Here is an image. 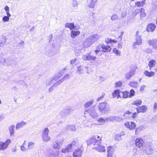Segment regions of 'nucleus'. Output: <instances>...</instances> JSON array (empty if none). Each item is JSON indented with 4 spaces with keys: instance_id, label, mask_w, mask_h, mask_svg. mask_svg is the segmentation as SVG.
I'll use <instances>...</instances> for the list:
<instances>
[{
    "instance_id": "1",
    "label": "nucleus",
    "mask_w": 157,
    "mask_h": 157,
    "mask_svg": "<svg viewBox=\"0 0 157 157\" xmlns=\"http://www.w3.org/2000/svg\"><path fill=\"white\" fill-rule=\"evenodd\" d=\"M154 151L151 145L149 144H147L140 150V152L142 155L146 154L148 155L152 154Z\"/></svg>"
},
{
    "instance_id": "2",
    "label": "nucleus",
    "mask_w": 157,
    "mask_h": 157,
    "mask_svg": "<svg viewBox=\"0 0 157 157\" xmlns=\"http://www.w3.org/2000/svg\"><path fill=\"white\" fill-rule=\"evenodd\" d=\"M98 106L99 111L102 113H107L109 110V105L106 102L99 103Z\"/></svg>"
},
{
    "instance_id": "3",
    "label": "nucleus",
    "mask_w": 157,
    "mask_h": 157,
    "mask_svg": "<svg viewBox=\"0 0 157 157\" xmlns=\"http://www.w3.org/2000/svg\"><path fill=\"white\" fill-rule=\"evenodd\" d=\"M101 138L99 136L92 137L87 140L88 144H92L94 145H98L101 143Z\"/></svg>"
},
{
    "instance_id": "4",
    "label": "nucleus",
    "mask_w": 157,
    "mask_h": 157,
    "mask_svg": "<svg viewBox=\"0 0 157 157\" xmlns=\"http://www.w3.org/2000/svg\"><path fill=\"white\" fill-rule=\"evenodd\" d=\"M137 67L136 65L132 66L131 70L125 75V78L127 79H130L131 78L135 75V71Z\"/></svg>"
},
{
    "instance_id": "5",
    "label": "nucleus",
    "mask_w": 157,
    "mask_h": 157,
    "mask_svg": "<svg viewBox=\"0 0 157 157\" xmlns=\"http://www.w3.org/2000/svg\"><path fill=\"white\" fill-rule=\"evenodd\" d=\"M10 143L11 140L9 139L6 140L5 142H0V151L4 150L6 149Z\"/></svg>"
},
{
    "instance_id": "6",
    "label": "nucleus",
    "mask_w": 157,
    "mask_h": 157,
    "mask_svg": "<svg viewBox=\"0 0 157 157\" xmlns=\"http://www.w3.org/2000/svg\"><path fill=\"white\" fill-rule=\"evenodd\" d=\"M82 59L84 60H95L96 59V57L95 56L91 55V53H88L86 55H83Z\"/></svg>"
},
{
    "instance_id": "7",
    "label": "nucleus",
    "mask_w": 157,
    "mask_h": 157,
    "mask_svg": "<svg viewBox=\"0 0 157 157\" xmlns=\"http://www.w3.org/2000/svg\"><path fill=\"white\" fill-rule=\"evenodd\" d=\"M136 42H134L133 44V47L134 49L136 48V45H140L142 44L141 36H137L136 37Z\"/></svg>"
},
{
    "instance_id": "8",
    "label": "nucleus",
    "mask_w": 157,
    "mask_h": 157,
    "mask_svg": "<svg viewBox=\"0 0 157 157\" xmlns=\"http://www.w3.org/2000/svg\"><path fill=\"white\" fill-rule=\"evenodd\" d=\"M124 125L126 128L132 130H134L136 127L135 124L133 122H126L125 123Z\"/></svg>"
},
{
    "instance_id": "9",
    "label": "nucleus",
    "mask_w": 157,
    "mask_h": 157,
    "mask_svg": "<svg viewBox=\"0 0 157 157\" xmlns=\"http://www.w3.org/2000/svg\"><path fill=\"white\" fill-rule=\"evenodd\" d=\"M93 43L90 36L86 39L84 42L83 45L85 48H87L90 46Z\"/></svg>"
},
{
    "instance_id": "10",
    "label": "nucleus",
    "mask_w": 157,
    "mask_h": 157,
    "mask_svg": "<svg viewBox=\"0 0 157 157\" xmlns=\"http://www.w3.org/2000/svg\"><path fill=\"white\" fill-rule=\"evenodd\" d=\"M85 112H88V113L89 114L90 116L94 118H96L98 116V114L94 109H90V110H89L88 111H86Z\"/></svg>"
},
{
    "instance_id": "11",
    "label": "nucleus",
    "mask_w": 157,
    "mask_h": 157,
    "mask_svg": "<svg viewBox=\"0 0 157 157\" xmlns=\"http://www.w3.org/2000/svg\"><path fill=\"white\" fill-rule=\"evenodd\" d=\"M144 143L143 140L140 138H137L135 140V144L136 146L138 147H142Z\"/></svg>"
},
{
    "instance_id": "12",
    "label": "nucleus",
    "mask_w": 157,
    "mask_h": 157,
    "mask_svg": "<svg viewBox=\"0 0 157 157\" xmlns=\"http://www.w3.org/2000/svg\"><path fill=\"white\" fill-rule=\"evenodd\" d=\"M114 151V148L112 147H108L107 148V156L108 157H112Z\"/></svg>"
},
{
    "instance_id": "13",
    "label": "nucleus",
    "mask_w": 157,
    "mask_h": 157,
    "mask_svg": "<svg viewBox=\"0 0 157 157\" xmlns=\"http://www.w3.org/2000/svg\"><path fill=\"white\" fill-rule=\"evenodd\" d=\"M150 45H152L153 48L157 50V40H150L148 41Z\"/></svg>"
},
{
    "instance_id": "14",
    "label": "nucleus",
    "mask_w": 157,
    "mask_h": 157,
    "mask_svg": "<svg viewBox=\"0 0 157 157\" xmlns=\"http://www.w3.org/2000/svg\"><path fill=\"white\" fill-rule=\"evenodd\" d=\"M82 151L79 149L75 150L73 153L74 157H80L82 154Z\"/></svg>"
},
{
    "instance_id": "15",
    "label": "nucleus",
    "mask_w": 157,
    "mask_h": 157,
    "mask_svg": "<svg viewBox=\"0 0 157 157\" xmlns=\"http://www.w3.org/2000/svg\"><path fill=\"white\" fill-rule=\"evenodd\" d=\"M128 85L134 88H137L139 86L138 82L134 81H130Z\"/></svg>"
},
{
    "instance_id": "16",
    "label": "nucleus",
    "mask_w": 157,
    "mask_h": 157,
    "mask_svg": "<svg viewBox=\"0 0 157 157\" xmlns=\"http://www.w3.org/2000/svg\"><path fill=\"white\" fill-rule=\"evenodd\" d=\"M102 51L104 52H109L111 50V48L110 46L105 45L104 44H102Z\"/></svg>"
},
{
    "instance_id": "17",
    "label": "nucleus",
    "mask_w": 157,
    "mask_h": 157,
    "mask_svg": "<svg viewBox=\"0 0 157 157\" xmlns=\"http://www.w3.org/2000/svg\"><path fill=\"white\" fill-rule=\"evenodd\" d=\"M70 77V75L68 74H66L63 78L60 79L56 82V85H59L64 80L68 79Z\"/></svg>"
},
{
    "instance_id": "18",
    "label": "nucleus",
    "mask_w": 157,
    "mask_h": 157,
    "mask_svg": "<svg viewBox=\"0 0 157 157\" xmlns=\"http://www.w3.org/2000/svg\"><path fill=\"white\" fill-rule=\"evenodd\" d=\"M93 42L94 43L101 38V36L98 34H94L90 36Z\"/></svg>"
},
{
    "instance_id": "19",
    "label": "nucleus",
    "mask_w": 157,
    "mask_h": 157,
    "mask_svg": "<svg viewBox=\"0 0 157 157\" xmlns=\"http://www.w3.org/2000/svg\"><path fill=\"white\" fill-rule=\"evenodd\" d=\"M97 0H88V5L90 8H93Z\"/></svg>"
},
{
    "instance_id": "20",
    "label": "nucleus",
    "mask_w": 157,
    "mask_h": 157,
    "mask_svg": "<svg viewBox=\"0 0 157 157\" xmlns=\"http://www.w3.org/2000/svg\"><path fill=\"white\" fill-rule=\"evenodd\" d=\"M26 124V123L24 121H21L18 123L16 125V128L18 129L20 128L25 126Z\"/></svg>"
},
{
    "instance_id": "21",
    "label": "nucleus",
    "mask_w": 157,
    "mask_h": 157,
    "mask_svg": "<svg viewBox=\"0 0 157 157\" xmlns=\"http://www.w3.org/2000/svg\"><path fill=\"white\" fill-rule=\"evenodd\" d=\"M155 25L153 24H149L147 27V30L148 32H153L155 30Z\"/></svg>"
},
{
    "instance_id": "22",
    "label": "nucleus",
    "mask_w": 157,
    "mask_h": 157,
    "mask_svg": "<svg viewBox=\"0 0 157 157\" xmlns=\"http://www.w3.org/2000/svg\"><path fill=\"white\" fill-rule=\"evenodd\" d=\"M80 33V32L79 31L72 30L71 32V36L74 38L76 36L79 35Z\"/></svg>"
},
{
    "instance_id": "23",
    "label": "nucleus",
    "mask_w": 157,
    "mask_h": 157,
    "mask_svg": "<svg viewBox=\"0 0 157 157\" xmlns=\"http://www.w3.org/2000/svg\"><path fill=\"white\" fill-rule=\"evenodd\" d=\"M62 146V141H56L54 144L53 147L56 149H59Z\"/></svg>"
},
{
    "instance_id": "24",
    "label": "nucleus",
    "mask_w": 157,
    "mask_h": 157,
    "mask_svg": "<svg viewBox=\"0 0 157 157\" xmlns=\"http://www.w3.org/2000/svg\"><path fill=\"white\" fill-rule=\"evenodd\" d=\"M137 111L138 113H144L147 110V107L145 106L137 107L136 108Z\"/></svg>"
},
{
    "instance_id": "25",
    "label": "nucleus",
    "mask_w": 157,
    "mask_h": 157,
    "mask_svg": "<svg viewBox=\"0 0 157 157\" xmlns=\"http://www.w3.org/2000/svg\"><path fill=\"white\" fill-rule=\"evenodd\" d=\"M65 26L66 28H69L71 30H72L75 27L74 23H66L65 25Z\"/></svg>"
},
{
    "instance_id": "26",
    "label": "nucleus",
    "mask_w": 157,
    "mask_h": 157,
    "mask_svg": "<svg viewBox=\"0 0 157 157\" xmlns=\"http://www.w3.org/2000/svg\"><path fill=\"white\" fill-rule=\"evenodd\" d=\"M120 91L119 90H114L112 93L113 98H115L117 97V98H118L119 97L121 98V96L120 94Z\"/></svg>"
},
{
    "instance_id": "27",
    "label": "nucleus",
    "mask_w": 157,
    "mask_h": 157,
    "mask_svg": "<svg viewBox=\"0 0 157 157\" xmlns=\"http://www.w3.org/2000/svg\"><path fill=\"white\" fill-rule=\"evenodd\" d=\"M97 121L98 122V125H102L106 121V118L103 119L102 117H100L97 120Z\"/></svg>"
},
{
    "instance_id": "28",
    "label": "nucleus",
    "mask_w": 157,
    "mask_h": 157,
    "mask_svg": "<svg viewBox=\"0 0 157 157\" xmlns=\"http://www.w3.org/2000/svg\"><path fill=\"white\" fill-rule=\"evenodd\" d=\"M96 148V150L99 152H103L105 151V147L103 146L99 145H98Z\"/></svg>"
},
{
    "instance_id": "29",
    "label": "nucleus",
    "mask_w": 157,
    "mask_h": 157,
    "mask_svg": "<svg viewBox=\"0 0 157 157\" xmlns=\"http://www.w3.org/2000/svg\"><path fill=\"white\" fill-rule=\"evenodd\" d=\"M26 145V141L25 140L22 145L20 146V149L22 151H26L28 150L27 147H25Z\"/></svg>"
},
{
    "instance_id": "30",
    "label": "nucleus",
    "mask_w": 157,
    "mask_h": 157,
    "mask_svg": "<svg viewBox=\"0 0 157 157\" xmlns=\"http://www.w3.org/2000/svg\"><path fill=\"white\" fill-rule=\"evenodd\" d=\"M144 74L147 76L151 77L154 75L155 73L153 71L149 72L148 71H146L144 72Z\"/></svg>"
},
{
    "instance_id": "31",
    "label": "nucleus",
    "mask_w": 157,
    "mask_h": 157,
    "mask_svg": "<svg viewBox=\"0 0 157 157\" xmlns=\"http://www.w3.org/2000/svg\"><path fill=\"white\" fill-rule=\"evenodd\" d=\"M63 73V71L61 72V71L59 72L56 75L54 78V80H55L56 81L58 80L62 76Z\"/></svg>"
},
{
    "instance_id": "32",
    "label": "nucleus",
    "mask_w": 157,
    "mask_h": 157,
    "mask_svg": "<svg viewBox=\"0 0 157 157\" xmlns=\"http://www.w3.org/2000/svg\"><path fill=\"white\" fill-rule=\"evenodd\" d=\"M43 141L47 142L50 140L51 137L49 136L48 134L44 136H42Z\"/></svg>"
},
{
    "instance_id": "33",
    "label": "nucleus",
    "mask_w": 157,
    "mask_h": 157,
    "mask_svg": "<svg viewBox=\"0 0 157 157\" xmlns=\"http://www.w3.org/2000/svg\"><path fill=\"white\" fill-rule=\"evenodd\" d=\"M102 44L98 45L96 48V50L94 51L96 54H97L99 52L102 51Z\"/></svg>"
},
{
    "instance_id": "34",
    "label": "nucleus",
    "mask_w": 157,
    "mask_h": 157,
    "mask_svg": "<svg viewBox=\"0 0 157 157\" xmlns=\"http://www.w3.org/2000/svg\"><path fill=\"white\" fill-rule=\"evenodd\" d=\"M105 42L107 44L113 43H116L117 41L111 39L109 38H106L105 39Z\"/></svg>"
},
{
    "instance_id": "35",
    "label": "nucleus",
    "mask_w": 157,
    "mask_h": 157,
    "mask_svg": "<svg viewBox=\"0 0 157 157\" xmlns=\"http://www.w3.org/2000/svg\"><path fill=\"white\" fill-rule=\"evenodd\" d=\"M135 6L138 7H140L143 6L144 4V1H142L141 2H135Z\"/></svg>"
},
{
    "instance_id": "36",
    "label": "nucleus",
    "mask_w": 157,
    "mask_h": 157,
    "mask_svg": "<svg viewBox=\"0 0 157 157\" xmlns=\"http://www.w3.org/2000/svg\"><path fill=\"white\" fill-rule=\"evenodd\" d=\"M122 94V97L124 98H126L129 97V93L127 91L122 92L121 93Z\"/></svg>"
},
{
    "instance_id": "37",
    "label": "nucleus",
    "mask_w": 157,
    "mask_h": 157,
    "mask_svg": "<svg viewBox=\"0 0 157 157\" xmlns=\"http://www.w3.org/2000/svg\"><path fill=\"white\" fill-rule=\"evenodd\" d=\"M55 81V80H54L53 78H49L45 82V84L47 86H49L51 84V83L52 81L54 82V81Z\"/></svg>"
},
{
    "instance_id": "38",
    "label": "nucleus",
    "mask_w": 157,
    "mask_h": 157,
    "mask_svg": "<svg viewBox=\"0 0 157 157\" xmlns=\"http://www.w3.org/2000/svg\"><path fill=\"white\" fill-rule=\"evenodd\" d=\"M35 143L33 142H29L28 143L27 147L28 150L33 149Z\"/></svg>"
},
{
    "instance_id": "39",
    "label": "nucleus",
    "mask_w": 157,
    "mask_h": 157,
    "mask_svg": "<svg viewBox=\"0 0 157 157\" xmlns=\"http://www.w3.org/2000/svg\"><path fill=\"white\" fill-rule=\"evenodd\" d=\"M124 134H120L116 135L114 137L115 140L117 141H120L121 140V136L124 135Z\"/></svg>"
},
{
    "instance_id": "40",
    "label": "nucleus",
    "mask_w": 157,
    "mask_h": 157,
    "mask_svg": "<svg viewBox=\"0 0 157 157\" xmlns=\"http://www.w3.org/2000/svg\"><path fill=\"white\" fill-rule=\"evenodd\" d=\"M93 102L94 100L93 99H91L89 101L86 102L84 106L86 108L88 107L93 104Z\"/></svg>"
},
{
    "instance_id": "41",
    "label": "nucleus",
    "mask_w": 157,
    "mask_h": 157,
    "mask_svg": "<svg viewBox=\"0 0 157 157\" xmlns=\"http://www.w3.org/2000/svg\"><path fill=\"white\" fill-rule=\"evenodd\" d=\"M142 103V101L140 100H137L134 101L132 104V105L138 106L140 105Z\"/></svg>"
},
{
    "instance_id": "42",
    "label": "nucleus",
    "mask_w": 157,
    "mask_h": 157,
    "mask_svg": "<svg viewBox=\"0 0 157 157\" xmlns=\"http://www.w3.org/2000/svg\"><path fill=\"white\" fill-rule=\"evenodd\" d=\"M66 128L68 130H70L72 131L75 130V127L74 125H68L67 126Z\"/></svg>"
},
{
    "instance_id": "43",
    "label": "nucleus",
    "mask_w": 157,
    "mask_h": 157,
    "mask_svg": "<svg viewBox=\"0 0 157 157\" xmlns=\"http://www.w3.org/2000/svg\"><path fill=\"white\" fill-rule=\"evenodd\" d=\"M155 64V61L154 60H152L149 61L148 63V66L150 68L153 67Z\"/></svg>"
},
{
    "instance_id": "44",
    "label": "nucleus",
    "mask_w": 157,
    "mask_h": 157,
    "mask_svg": "<svg viewBox=\"0 0 157 157\" xmlns=\"http://www.w3.org/2000/svg\"><path fill=\"white\" fill-rule=\"evenodd\" d=\"M113 52L117 56H120L121 55V52L120 51H119L117 48H113Z\"/></svg>"
},
{
    "instance_id": "45",
    "label": "nucleus",
    "mask_w": 157,
    "mask_h": 157,
    "mask_svg": "<svg viewBox=\"0 0 157 157\" xmlns=\"http://www.w3.org/2000/svg\"><path fill=\"white\" fill-rule=\"evenodd\" d=\"M15 126L14 125H12L9 127V130L10 133V135H13L14 133V128Z\"/></svg>"
},
{
    "instance_id": "46",
    "label": "nucleus",
    "mask_w": 157,
    "mask_h": 157,
    "mask_svg": "<svg viewBox=\"0 0 157 157\" xmlns=\"http://www.w3.org/2000/svg\"><path fill=\"white\" fill-rule=\"evenodd\" d=\"M83 70L81 66H78L77 67L76 72L77 73L80 74L83 73Z\"/></svg>"
},
{
    "instance_id": "47",
    "label": "nucleus",
    "mask_w": 157,
    "mask_h": 157,
    "mask_svg": "<svg viewBox=\"0 0 157 157\" xmlns=\"http://www.w3.org/2000/svg\"><path fill=\"white\" fill-rule=\"evenodd\" d=\"M49 129L48 128H46L44 129L42 133V136H44V135H48L49 134Z\"/></svg>"
},
{
    "instance_id": "48",
    "label": "nucleus",
    "mask_w": 157,
    "mask_h": 157,
    "mask_svg": "<svg viewBox=\"0 0 157 157\" xmlns=\"http://www.w3.org/2000/svg\"><path fill=\"white\" fill-rule=\"evenodd\" d=\"M129 94V98H131L135 95V92L134 90L132 89L130 91V93Z\"/></svg>"
},
{
    "instance_id": "49",
    "label": "nucleus",
    "mask_w": 157,
    "mask_h": 157,
    "mask_svg": "<svg viewBox=\"0 0 157 157\" xmlns=\"http://www.w3.org/2000/svg\"><path fill=\"white\" fill-rule=\"evenodd\" d=\"M123 120L122 118L118 116H114V121H116L120 122Z\"/></svg>"
},
{
    "instance_id": "50",
    "label": "nucleus",
    "mask_w": 157,
    "mask_h": 157,
    "mask_svg": "<svg viewBox=\"0 0 157 157\" xmlns=\"http://www.w3.org/2000/svg\"><path fill=\"white\" fill-rule=\"evenodd\" d=\"M65 148L66 149L67 151L68 152H70L71 151L72 149V147L71 146V145L70 144L67 145L65 147Z\"/></svg>"
},
{
    "instance_id": "51",
    "label": "nucleus",
    "mask_w": 157,
    "mask_h": 157,
    "mask_svg": "<svg viewBox=\"0 0 157 157\" xmlns=\"http://www.w3.org/2000/svg\"><path fill=\"white\" fill-rule=\"evenodd\" d=\"M143 10V8L141 9H138L135 10L133 12V14H135V15H136L137 14L139 13L141 11Z\"/></svg>"
},
{
    "instance_id": "52",
    "label": "nucleus",
    "mask_w": 157,
    "mask_h": 157,
    "mask_svg": "<svg viewBox=\"0 0 157 157\" xmlns=\"http://www.w3.org/2000/svg\"><path fill=\"white\" fill-rule=\"evenodd\" d=\"M111 19L112 21L117 20L118 19V16L116 14H114L112 16Z\"/></svg>"
},
{
    "instance_id": "53",
    "label": "nucleus",
    "mask_w": 157,
    "mask_h": 157,
    "mask_svg": "<svg viewBox=\"0 0 157 157\" xmlns=\"http://www.w3.org/2000/svg\"><path fill=\"white\" fill-rule=\"evenodd\" d=\"M122 82L121 81H119L116 82L115 84V86L116 87H121L122 86Z\"/></svg>"
},
{
    "instance_id": "54",
    "label": "nucleus",
    "mask_w": 157,
    "mask_h": 157,
    "mask_svg": "<svg viewBox=\"0 0 157 157\" xmlns=\"http://www.w3.org/2000/svg\"><path fill=\"white\" fill-rule=\"evenodd\" d=\"M106 121H114V116H111L109 117L106 118Z\"/></svg>"
},
{
    "instance_id": "55",
    "label": "nucleus",
    "mask_w": 157,
    "mask_h": 157,
    "mask_svg": "<svg viewBox=\"0 0 157 157\" xmlns=\"http://www.w3.org/2000/svg\"><path fill=\"white\" fill-rule=\"evenodd\" d=\"M9 17L7 16H4L3 17L2 20L4 22L8 21L9 20Z\"/></svg>"
},
{
    "instance_id": "56",
    "label": "nucleus",
    "mask_w": 157,
    "mask_h": 157,
    "mask_svg": "<svg viewBox=\"0 0 157 157\" xmlns=\"http://www.w3.org/2000/svg\"><path fill=\"white\" fill-rule=\"evenodd\" d=\"M56 82L54 83V84L52 85L48 90V92H52L53 90V87L56 86L58 85H56Z\"/></svg>"
},
{
    "instance_id": "57",
    "label": "nucleus",
    "mask_w": 157,
    "mask_h": 157,
    "mask_svg": "<svg viewBox=\"0 0 157 157\" xmlns=\"http://www.w3.org/2000/svg\"><path fill=\"white\" fill-rule=\"evenodd\" d=\"M140 17H144L146 15V14L145 12V10L143 8V10L140 12Z\"/></svg>"
},
{
    "instance_id": "58",
    "label": "nucleus",
    "mask_w": 157,
    "mask_h": 157,
    "mask_svg": "<svg viewBox=\"0 0 157 157\" xmlns=\"http://www.w3.org/2000/svg\"><path fill=\"white\" fill-rule=\"evenodd\" d=\"M78 141L77 140H74L72 141L71 144L70 145H71L72 147H73L74 146H76L78 145Z\"/></svg>"
},
{
    "instance_id": "59",
    "label": "nucleus",
    "mask_w": 157,
    "mask_h": 157,
    "mask_svg": "<svg viewBox=\"0 0 157 157\" xmlns=\"http://www.w3.org/2000/svg\"><path fill=\"white\" fill-rule=\"evenodd\" d=\"M73 108H69L65 109V112L68 113H72L73 111Z\"/></svg>"
},
{
    "instance_id": "60",
    "label": "nucleus",
    "mask_w": 157,
    "mask_h": 157,
    "mask_svg": "<svg viewBox=\"0 0 157 157\" xmlns=\"http://www.w3.org/2000/svg\"><path fill=\"white\" fill-rule=\"evenodd\" d=\"M72 5L73 7H75L78 5V3L75 0H73Z\"/></svg>"
},
{
    "instance_id": "61",
    "label": "nucleus",
    "mask_w": 157,
    "mask_h": 157,
    "mask_svg": "<svg viewBox=\"0 0 157 157\" xmlns=\"http://www.w3.org/2000/svg\"><path fill=\"white\" fill-rule=\"evenodd\" d=\"M146 86L145 85H143L140 86V91L141 92H143L144 90V88L146 87Z\"/></svg>"
},
{
    "instance_id": "62",
    "label": "nucleus",
    "mask_w": 157,
    "mask_h": 157,
    "mask_svg": "<svg viewBox=\"0 0 157 157\" xmlns=\"http://www.w3.org/2000/svg\"><path fill=\"white\" fill-rule=\"evenodd\" d=\"M122 46L123 43L122 42H121L118 44L117 47L118 48L120 49H121L122 48Z\"/></svg>"
},
{
    "instance_id": "63",
    "label": "nucleus",
    "mask_w": 157,
    "mask_h": 157,
    "mask_svg": "<svg viewBox=\"0 0 157 157\" xmlns=\"http://www.w3.org/2000/svg\"><path fill=\"white\" fill-rule=\"evenodd\" d=\"M77 59L76 58L71 60L70 61V63L71 64H73L75 63Z\"/></svg>"
},
{
    "instance_id": "64",
    "label": "nucleus",
    "mask_w": 157,
    "mask_h": 157,
    "mask_svg": "<svg viewBox=\"0 0 157 157\" xmlns=\"http://www.w3.org/2000/svg\"><path fill=\"white\" fill-rule=\"evenodd\" d=\"M126 15V12H123L122 13L121 15V18H124Z\"/></svg>"
}]
</instances>
